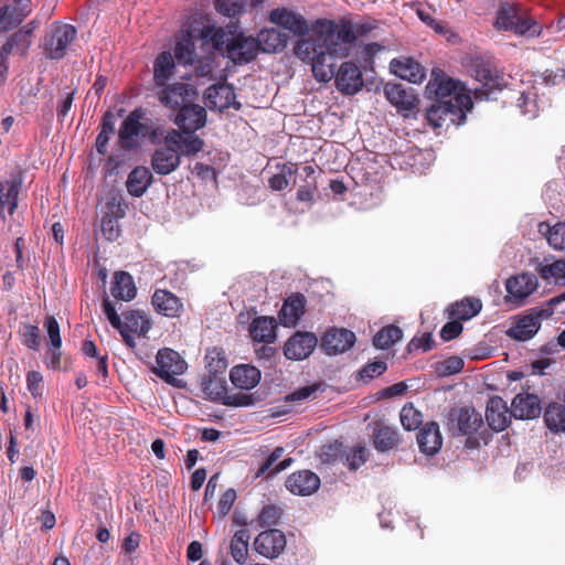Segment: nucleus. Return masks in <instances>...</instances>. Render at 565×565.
Listing matches in <instances>:
<instances>
[{
	"label": "nucleus",
	"instance_id": "nucleus-1",
	"mask_svg": "<svg viewBox=\"0 0 565 565\" xmlns=\"http://www.w3.org/2000/svg\"><path fill=\"white\" fill-rule=\"evenodd\" d=\"M313 40L330 56L347 57L353 43L356 41L355 32L350 19L341 18L339 21L317 19L311 24Z\"/></svg>",
	"mask_w": 565,
	"mask_h": 565
},
{
	"label": "nucleus",
	"instance_id": "nucleus-2",
	"mask_svg": "<svg viewBox=\"0 0 565 565\" xmlns=\"http://www.w3.org/2000/svg\"><path fill=\"white\" fill-rule=\"evenodd\" d=\"M472 108L470 95H458L452 99L435 100L427 109L426 119L434 128H440L446 121L452 125H462L467 113Z\"/></svg>",
	"mask_w": 565,
	"mask_h": 565
},
{
	"label": "nucleus",
	"instance_id": "nucleus-3",
	"mask_svg": "<svg viewBox=\"0 0 565 565\" xmlns=\"http://www.w3.org/2000/svg\"><path fill=\"white\" fill-rule=\"evenodd\" d=\"M294 51L298 58L311 64L313 77L318 82L327 83L335 77V56H330L313 40H299Z\"/></svg>",
	"mask_w": 565,
	"mask_h": 565
},
{
	"label": "nucleus",
	"instance_id": "nucleus-4",
	"mask_svg": "<svg viewBox=\"0 0 565 565\" xmlns=\"http://www.w3.org/2000/svg\"><path fill=\"white\" fill-rule=\"evenodd\" d=\"M473 77L480 83V87L473 90L475 99L490 100L495 99L504 86V77L501 72L489 61L476 58L471 63Z\"/></svg>",
	"mask_w": 565,
	"mask_h": 565
},
{
	"label": "nucleus",
	"instance_id": "nucleus-5",
	"mask_svg": "<svg viewBox=\"0 0 565 565\" xmlns=\"http://www.w3.org/2000/svg\"><path fill=\"white\" fill-rule=\"evenodd\" d=\"M141 361L166 383L177 388L185 387L186 383L175 377L188 370V363L182 355H143Z\"/></svg>",
	"mask_w": 565,
	"mask_h": 565
},
{
	"label": "nucleus",
	"instance_id": "nucleus-6",
	"mask_svg": "<svg viewBox=\"0 0 565 565\" xmlns=\"http://www.w3.org/2000/svg\"><path fill=\"white\" fill-rule=\"evenodd\" d=\"M181 140V132L172 129L164 137V145L154 150L151 167L157 174L167 175L177 170L181 163V154L173 145Z\"/></svg>",
	"mask_w": 565,
	"mask_h": 565
},
{
	"label": "nucleus",
	"instance_id": "nucleus-7",
	"mask_svg": "<svg viewBox=\"0 0 565 565\" xmlns=\"http://www.w3.org/2000/svg\"><path fill=\"white\" fill-rule=\"evenodd\" d=\"M482 425V416L473 407H452L448 412L446 426L452 436H467L470 441Z\"/></svg>",
	"mask_w": 565,
	"mask_h": 565
},
{
	"label": "nucleus",
	"instance_id": "nucleus-8",
	"mask_svg": "<svg viewBox=\"0 0 565 565\" xmlns=\"http://www.w3.org/2000/svg\"><path fill=\"white\" fill-rule=\"evenodd\" d=\"M77 36V30L72 24H56L45 36L43 44L44 55L50 60H61L67 53L68 45Z\"/></svg>",
	"mask_w": 565,
	"mask_h": 565
},
{
	"label": "nucleus",
	"instance_id": "nucleus-9",
	"mask_svg": "<svg viewBox=\"0 0 565 565\" xmlns=\"http://www.w3.org/2000/svg\"><path fill=\"white\" fill-rule=\"evenodd\" d=\"M154 95L162 106L178 110L186 103L194 102L198 92L188 83L175 82L154 88Z\"/></svg>",
	"mask_w": 565,
	"mask_h": 565
},
{
	"label": "nucleus",
	"instance_id": "nucleus-10",
	"mask_svg": "<svg viewBox=\"0 0 565 565\" xmlns=\"http://www.w3.org/2000/svg\"><path fill=\"white\" fill-rule=\"evenodd\" d=\"M151 328L152 321L148 313L134 309L122 313L121 327H117V330L122 335L125 342L130 348H134V335L137 338H148L147 334Z\"/></svg>",
	"mask_w": 565,
	"mask_h": 565
},
{
	"label": "nucleus",
	"instance_id": "nucleus-11",
	"mask_svg": "<svg viewBox=\"0 0 565 565\" xmlns=\"http://www.w3.org/2000/svg\"><path fill=\"white\" fill-rule=\"evenodd\" d=\"M268 21L289 31L295 36H305L311 31V25L301 13L286 7L273 9L268 14Z\"/></svg>",
	"mask_w": 565,
	"mask_h": 565
},
{
	"label": "nucleus",
	"instance_id": "nucleus-12",
	"mask_svg": "<svg viewBox=\"0 0 565 565\" xmlns=\"http://www.w3.org/2000/svg\"><path fill=\"white\" fill-rule=\"evenodd\" d=\"M173 122L179 127L180 132L194 134L205 126L206 110L199 104L189 102L177 110Z\"/></svg>",
	"mask_w": 565,
	"mask_h": 565
},
{
	"label": "nucleus",
	"instance_id": "nucleus-13",
	"mask_svg": "<svg viewBox=\"0 0 565 565\" xmlns=\"http://www.w3.org/2000/svg\"><path fill=\"white\" fill-rule=\"evenodd\" d=\"M258 51L255 38L245 36L243 33L234 35L225 46V55L235 64L249 63L257 56Z\"/></svg>",
	"mask_w": 565,
	"mask_h": 565
},
{
	"label": "nucleus",
	"instance_id": "nucleus-14",
	"mask_svg": "<svg viewBox=\"0 0 565 565\" xmlns=\"http://www.w3.org/2000/svg\"><path fill=\"white\" fill-rule=\"evenodd\" d=\"M384 94L387 100L397 108L404 116L415 110L419 104V98L412 87L399 83H388L384 86Z\"/></svg>",
	"mask_w": 565,
	"mask_h": 565
},
{
	"label": "nucleus",
	"instance_id": "nucleus-15",
	"mask_svg": "<svg viewBox=\"0 0 565 565\" xmlns=\"http://www.w3.org/2000/svg\"><path fill=\"white\" fill-rule=\"evenodd\" d=\"M146 111L143 108H135L122 121L118 131V142L124 150H132L138 147L136 137L142 132V122Z\"/></svg>",
	"mask_w": 565,
	"mask_h": 565
},
{
	"label": "nucleus",
	"instance_id": "nucleus-16",
	"mask_svg": "<svg viewBox=\"0 0 565 565\" xmlns=\"http://www.w3.org/2000/svg\"><path fill=\"white\" fill-rule=\"evenodd\" d=\"M335 87L344 95H354L363 87V76L360 67L351 61L343 62L334 77Z\"/></svg>",
	"mask_w": 565,
	"mask_h": 565
},
{
	"label": "nucleus",
	"instance_id": "nucleus-17",
	"mask_svg": "<svg viewBox=\"0 0 565 565\" xmlns=\"http://www.w3.org/2000/svg\"><path fill=\"white\" fill-rule=\"evenodd\" d=\"M205 103L209 108L225 110L230 107L241 109V103L236 102L235 89L226 83L213 84L204 93Z\"/></svg>",
	"mask_w": 565,
	"mask_h": 565
},
{
	"label": "nucleus",
	"instance_id": "nucleus-18",
	"mask_svg": "<svg viewBox=\"0 0 565 565\" xmlns=\"http://www.w3.org/2000/svg\"><path fill=\"white\" fill-rule=\"evenodd\" d=\"M286 536L278 529L260 532L254 540V550L266 558L278 557L286 547Z\"/></svg>",
	"mask_w": 565,
	"mask_h": 565
},
{
	"label": "nucleus",
	"instance_id": "nucleus-19",
	"mask_svg": "<svg viewBox=\"0 0 565 565\" xmlns=\"http://www.w3.org/2000/svg\"><path fill=\"white\" fill-rule=\"evenodd\" d=\"M507 301H513L515 306H521L523 300L537 288V278L530 273L513 276L507 280Z\"/></svg>",
	"mask_w": 565,
	"mask_h": 565
},
{
	"label": "nucleus",
	"instance_id": "nucleus-20",
	"mask_svg": "<svg viewBox=\"0 0 565 565\" xmlns=\"http://www.w3.org/2000/svg\"><path fill=\"white\" fill-rule=\"evenodd\" d=\"M356 341L355 333L347 328L332 327L328 329L321 339V348L327 353H345L351 350Z\"/></svg>",
	"mask_w": 565,
	"mask_h": 565
},
{
	"label": "nucleus",
	"instance_id": "nucleus-21",
	"mask_svg": "<svg viewBox=\"0 0 565 565\" xmlns=\"http://www.w3.org/2000/svg\"><path fill=\"white\" fill-rule=\"evenodd\" d=\"M285 486L291 493L306 497L319 489L320 478L310 470H299L286 479Z\"/></svg>",
	"mask_w": 565,
	"mask_h": 565
},
{
	"label": "nucleus",
	"instance_id": "nucleus-22",
	"mask_svg": "<svg viewBox=\"0 0 565 565\" xmlns=\"http://www.w3.org/2000/svg\"><path fill=\"white\" fill-rule=\"evenodd\" d=\"M541 412V401L535 394L520 393L512 399L510 415L516 419H533Z\"/></svg>",
	"mask_w": 565,
	"mask_h": 565
},
{
	"label": "nucleus",
	"instance_id": "nucleus-23",
	"mask_svg": "<svg viewBox=\"0 0 565 565\" xmlns=\"http://www.w3.org/2000/svg\"><path fill=\"white\" fill-rule=\"evenodd\" d=\"M22 186V175L12 174L9 180L0 182V216L4 218V210L12 215L18 207V196Z\"/></svg>",
	"mask_w": 565,
	"mask_h": 565
},
{
	"label": "nucleus",
	"instance_id": "nucleus-24",
	"mask_svg": "<svg viewBox=\"0 0 565 565\" xmlns=\"http://www.w3.org/2000/svg\"><path fill=\"white\" fill-rule=\"evenodd\" d=\"M36 28L35 21H31L13 33L8 41L2 45V55L8 56L12 53H18L22 56L26 55L29 47L32 43L33 33Z\"/></svg>",
	"mask_w": 565,
	"mask_h": 565
},
{
	"label": "nucleus",
	"instance_id": "nucleus-25",
	"mask_svg": "<svg viewBox=\"0 0 565 565\" xmlns=\"http://www.w3.org/2000/svg\"><path fill=\"white\" fill-rule=\"evenodd\" d=\"M154 310L168 318L180 317L183 311V302L179 297L166 289H157L151 298Z\"/></svg>",
	"mask_w": 565,
	"mask_h": 565
},
{
	"label": "nucleus",
	"instance_id": "nucleus-26",
	"mask_svg": "<svg viewBox=\"0 0 565 565\" xmlns=\"http://www.w3.org/2000/svg\"><path fill=\"white\" fill-rule=\"evenodd\" d=\"M416 439L419 450L427 456H434L443 446V436L436 422L426 423L417 433Z\"/></svg>",
	"mask_w": 565,
	"mask_h": 565
},
{
	"label": "nucleus",
	"instance_id": "nucleus-27",
	"mask_svg": "<svg viewBox=\"0 0 565 565\" xmlns=\"http://www.w3.org/2000/svg\"><path fill=\"white\" fill-rule=\"evenodd\" d=\"M391 71L409 83H422L426 76L424 67L412 57L394 58L390 64Z\"/></svg>",
	"mask_w": 565,
	"mask_h": 565
},
{
	"label": "nucleus",
	"instance_id": "nucleus-28",
	"mask_svg": "<svg viewBox=\"0 0 565 565\" xmlns=\"http://www.w3.org/2000/svg\"><path fill=\"white\" fill-rule=\"evenodd\" d=\"M372 437L373 446L380 452L395 450L402 441L399 433L395 427L380 422L375 423Z\"/></svg>",
	"mask_w": 565,
	"mask_h": 565
},
{
	"label": "nucleus",
	"instance_id": "nucleus-29",
	"mask_svg": "<svg viewBox=\"0 0 565 565\" xmlns=\"http://www.w3.org/2000/svg\"><path fill=\"white\" fill-rule=\"evenodd\" d=\"M434 75L435 77L426 86V92L430 97L434 96L436 100H447L458 95H466L465 93L457 92V83L444 73L440 75L434 73Z\"/></svg>",
	"mask_w": 565,
	"mask_h": 565
},
{
	"label": "nucleus",
	"instance_id": "nucleus-30",
	"mask_svg": "<svg viewBox=\"0 0 565 565\" xmlns=\"http://www.w3.org/2000/svg\"><path fill=\"white\" fill-rule=\"evenodd\" d=\"M258 49L266 53L281 52L288 43V35L276 28H265L255 38Z\"/></svg>",
	"mask_w": 565,
	"mask_h": 565
},
{
	"label": "nucleus",
	"instance_id": "nucleus-31",
	"mask_svg": "<svg viewBox=\"0 0 565 565\" xmlns=\"http://www.w3.org/2000/svg\"><path fill=\"white\" fill-rule=\"evenodd\" d=\"M482 309V302L479 298L466 297L460 301L450 303L446 312L449 319L459 320V322L468 321L476 317Z\"/></svg>",
	"mask_w": 565,
	"mask_h": 565
},
{
	"label": "nucleus",
	"instance_id": "nucleus-32",
	"mask_svg": "<svg viewBox=\"0 0 565 565\" xmlns=\"http://www.w3.org/2000/svg\"><path fill=\"white\" fill-rule=\"evenodd\" d=\"M232 384L241 390L249 391L260 381V371L249 364H239L230 372Z\"/></svg>",
	"mask_w": 565,
	"mask_h": 565
},
{
	"label": "nucleus",
	"instance_id": "nucleus-33",
	"mask_svg": "<svg viewBox=\"0 0 565 565\" xmlns=\"http://www.w3.org/2000/svg\"><path fill=\"white\" fill-rule=\"evenodd\" d=\"M152 183V174L147 167L138 166L134 168L127 178L126 188L130 195L135 198L142 196Z\"/></svg>",
	"mask_w": 565,
	"mask_h": 565
},
{
	"label": "nucleus",
	"instance_id": "nucleus-34",
	"mask_svg": "<svg viewBox=\"0 0 565 565\" xmlns=\"http://www.w3.org/2000/svg\"><path fill=\"white\" fill-rule=\"evenodd\" d=\"M306 297L296 292L290 295L285 301L280 310V316L286 326H295L305 315Z\"/></svg>",
	"mask_w": 565,
	"mask_h": 565
},
{
	"label": "nucleus",
	"instance_id": "nucleus-35",
	"mask_svg": "<svg viewBox=\"0 0 565 565\" xmlns=\"http://www.w3.org/2000/svg\"><path fill=\"white\" fill-rule=\"evenodd\" d=\"M508 407L505 402L499 397L490 398L487 411L486 418L489 426L495 431H502L508 426Z\"/></svg>",
	"mask_w": 565,
	"mask_h": 565
},
{
	"label": "nucleus",
	"instance_id": "nucleus-36",
	"mask_svg": "<svg viewBox=\"0 0 565 565\" xmlns=\"http://www.w3.org/2000/svg\"><path fill=\"white\" fill-rule=\"evenodd\" d=\"M175 70L174 58L168 51L161 52L153 63V84L154 88L164 86L173 76Z\"/></svg>",
	"mask_w": 565,
	"mask_h": 565
},
{
	"label": "nucleus",
	"instance_id": "nucleus-37",
	"mask_svg": "<svg viewBox=\"0 0 565 565\" xmlns=\"http://www.w3.org/2000/svg\"><path fill=\"white\" fill-rule=\"evenodd\" d=\"M276 320L271 317H257L249 326V335L255 342L270 343L276 338Z\"/></svg>",
	"mask_w": 565,
	"mask_h": 565
},
{
	"label": "nucleus",
	"instance_id": "nucleus-38",
	"mask_svg": "<svg viewBox=\"0 0 565 565\" xmlns=\"http://www.w3.org/2000/svg\"><path fill=\"white\" fill-rule=\"evenodd\" d=\"M115 299L130 301L136 297L137 289L132 276L127 271H116L110 288Z\"/></svg>",
	"mask_w": 565,
	"mask_h": 565
},
{
	"label": "nucleus",
	"instance_id": "nucleus-39",
	"mask_svg": "<svg viewBox=\"0 0 565 565\" xmlns=\"http://www.w3.org/2000/svg\"><path fill=\"white\" fill-rule=\"evenodd\" d=\"M317 343L315 333L297 331L285 343L282 353H313Z\"/></svg>",
	"mask_w": 565,
	"mask_h": 565
},
{
	"label": "nucleus",
	"instance_id": "nucleus-40",
	"mask_svg": "<svg viewBox=\"0 0 565 565\" xmlns=\"http://www.w3.org/2000/svg\"><path fill=\"white\" fill-rule=\"evenodd\" d=\"M522 13V8L515 3L501 2L497 11L493 26L498 31H511Z\"/></svg>",
	"mask_w": 565,
	"mask_h": 565
},
{
	"label": "nucleus",
	"instance_id": "nucleus-41",
	"mask_svg": "<svg viewBox=\"0 0 565 565\" xmlns=\"http://www.w3.org/2000/svg\"><path fill=\"white\" fill-rule=\"evenodd\" d=\"M541 322L539 316H525L519 319L515 324L510 328L508 334L520 341L531 339L540 329Z\"/></svg>",
	"mask_w": 565,
	"mask_h": 565
},
{
	"label": "nucleus",
	"instance_id": "nucleus-42",
	"mask_svg": "<svg viewBox=\"0 0 565 565\" xmlns=\"http://www.w3.org/2000/svg\"><path fill=\"white\" fill-rule=\"evenodd\" d=\"M201 386L210 401L223 404V401L227 395L225 376L204 375L202 377Z\"/></svg>",
	"mask_w": 565,
	"mask_h": 565
},
{
	"label": "nucleus",
	"instance_id": "nucleus-43",
	"mask_svg": "<svg viewBox=\"0 0 565 565\" xmlns=\"http://www.w3.org/2000/svg\"><path fill=\"white\" fill-rule=\"evenodd\" d=\"M546 427L555 433H565V405L556 402L550 403L543 414Z\"/></svg>",
	"mask_w": 565,
	"mask_h": 565
},
{
	"label": "nucleus",
	"instance_id": "nucleus-44",
	"mask_svg": "<svg viewBox=\"0 0 565 565\" xmlns=\"http://www.w3.org/2000/svg\"><path fill=\"white\" fill-rule=\"evenodd\" d=\"M403 339V330L396 324L382 327L372 339L377 350H388Z\"/></svg>",
	"mask_w": 565,
	"mask_h": 565
},
{
	"label": "nucleus",
	"instance_id": "nucleus-45",
	"mask_svg": "<svg viewBox=\"0 0 565 565\" xmlns=\"http://www.w3.org/2000/svg\"><path fill=\"white\" fill-rule=\"evenodd\" d=\"M284 451L285 450L282 447H276L267 457L265 462L259 467L257 477L264 476L266 473L267 477H274L282 470L287 469L294 462L292 458H286L277 463L274 468H271L281 458Z\"/></svg>",
	"mask_w": 565,
	"mask_h": 565
},
{
	"label": "nucleus",
	"instance_id": "nucleus-46",
	"mask_svg": "<svg viewBox=\"0 0 565 565\" xmlns=\"http://www.w3.org/2000/svg\"><path fill=\"white\" fill-rule=\"evenodd\" d=\"M276 169L278 172L268 179V186L273 191H282L289 186V178L296 175L298 171L297 163H278Z\"/></svg>",
	"mask_w": 565,
	"mask_h": 565
},
{
	"label": "nucleus",
	"instance_id": "nucleus-47",
	"mask_svg": "<svg viewBox=\"0 0 565 565\" xmlns=\"http://www.w3.org/2000/svg\"><path fill=\"white\" fill-rule=\"evenodd\" d=\"M99 132L96 137L95 147L99 154H106L108 141L115 132V116L110 111H106L99 124Z\"/></svg>",
	"mask_w": 565,
	"mask_h": 565
},
{
	"label": "nucleus",
	"instance_id": "nucleus-48",
	"mask_svg": "<svg viewBox=\"0 0 565 565\" xmlns=\"http://www.w3.org/2000/svg\"><path fill=\"white\" fill-rule=\"evenodd\" d=\"M250 539L249 532L246 529H241L235 532L231 540L230 548L231 555L238 564H244L248 554V541Z\"/></svg>",
	"mask_w": 565,
	"mask_h": 565
},
{
	"label": "nucleus",
	"instance_id": "nucleus-49",
	"mask_svg": "<svg viewBox=\"0 0 565 565\" xmlns=\"http://www.w3.org/2000/svg\"><path fill=\"white\" fill-rule=\"evenodd\" d=\"M174 57L180 64H193L196 58L195 45L192 35L188 33L175 43Z\"/></svg>",
	"mask_w": 565,
	"mask_h": 565
},
{
	"label": "nucleus",
	"instance_id": "nucleus-50",
	"mask_svg": "<svg viewBox=\"0 0 565 565\" xmlns=\"http://www.w3.org/2000/svg\"><path fill=\"white\" fill-rule=\"evenodd\" d=\"M201 39L203 43L211 45L214 51H223L224 53L230 41L224 29L210 25L202 29Z\"/></svg>",
	"mask_w": 565,
	"mask_h": 565
},
{
	"label": "nucleus",
	"instance_id": "nucleus-51",
	"mask_svg": "<svg viewBox=\"0 0 565 565\" xmlns=\"http://www.w3.org/2000/svg\"><path fill=\"white\" fill-rule=\"evenodd\" d=\"M43 328L46 332V347L55 353V351H58L62 347L60 324L53 316H45Z\"/></svg>",
	"mask_w": 565,
	"mask_h": 565
},
{
	"label": "nucleus",
	"instance_id": "nucleus-52",
	"mask_svg": "<svg viewBox=\"0 0 565 565\" xmlns=\"http://www.w3.org/2000/svg\"><path fill=\"white\" fill-rule=\"evenodd\" d=\"M547 230V242L550 246L554 249L564 250L565 249V223H556L554 226H550L547 224H540V232H543V228Z\"/></svg>",
	"mask_w": 565,
	"mask_h": 565
},
{
	"label": "nucleus",
	"instance_id": "nucleus-53",
	"mask_svg": "<svg viewBox=\"0 0 565 565\" xmlns=\"http://www.w3.org/2000/svg\"><path fill=\"white\" fill-rule=\"evenodd\" d=\"M463 367V360L459 355H449L448 359L434 364L438 376H450L459 373Z\"/></svg>",
	"mask_w": 565,
	"mask_h": 565
},
{
	"label": "nucleus",
	"instance_id": "nucleus-54",
	"mask_svg": "<svg viewBox=\"0 0 565 565\" xmlns=\"http://www.w3.org/2000/svg\"><path fill=\"white\" fill-rule=\"evenodd\" d=\"M181 134L183 132L181 131ZM186 135V137H183V135H181V140L177 145H173L175 149L178 151L181 150V152L184 156H194L198 152L202 151L204 141L194 134Z\"/></svg>",
	"mask_w": 565,
	"mask_h": 565
},
{
	"label": "nucleus",
	"instance_id": "nucleus-55",
	"mask_svg": "<svg viewBox=\"0 0 565 565\" xmlns=\"http://www.w3.org/2000/svg\"><path fill=\"white\" fill-rule=\"evenodd\" d=\"M401 423L406 430H415L417 429L422 422L423 415L418 412L413 404H406L403 406L401 414Z\"/></svg>",
	"mask_w": 565,
	"mask_h": 565
},
{
	"label": "nucleus",
	"instance_id": "nucleus-56",
	"mask_svg": "<svg viewBox=\"0 0 565 565\" xmlns=\"http://www.w3.org/2000/svg\"><path fill=\"white\" fill-rule=\"evenodd\" d=\"M246 0H215L217 12L228 18L237 17L244 13Z\"/></svg>",
	"mask_w": 565,
	"mask_h": 565
},
{
	"label": "nucleus",
	"instance_id": "nucleus-57",
	"mask_svg": "<svg viewBox=\"0 0 565 565\" xmlns=\"http://www.w3.org/2000/svg\"><path fill=\"white\" fill-rule=\"evenodd\" d=\"M257 402H259V396L256 393H227L222 405L231 407H246L252 406Z\"/></svg>",
	"mask_w": 565,
	"mask_h": 565
},
{
	"label": "nucleus",
	"instance_id": "nucleus-58",
	"mask_svg": "<svg viewBox=\"0 0 565 565\" xmlns=\"http://www.w3.org/2000/svg\"><path fill=\"white\" fill-rule=\"evenodd\" d=\"M341 460L350 470L359 469L366 461V449L363 446L355 447L341 456Z\"/></svg>",
	"mask_w": 565,
	"mask_h": 565
},
{
	"label": "nucleus",
	"instance_id": "nucleus-59",
	"mask_svg": "<svg viewBox=\"0 0 565 565\" xmlns=\"http://www.w3.org/2000/svg\"><path fill=\"white\" fill-rule=\"evenodd\" d=\"M22 342L32 351H39L41 347V330L38 326L26 324L22 331Z\"/></svg>",
	"mask_w": 565,
	"mask_h": 565
},
{
	"label": "nucleus",
	"instance_id": "nucleus-60",
	"mask_svg": "<svg viewBox=\"0 0 565 565\" xmlns=\"http://www.w3.org/2000/svg\"><path fill=\"white\" fill-rule=\"evenodd\" d=\"M282 510L274 504L266 505L258 514V522L262 527L276 525L281 518Z\"/></svg>",
	"mask_w": 565,
	"mask_h": 565
},
{
	"label": "nucleus",
	"instance_id": "nucleus-61",
	"mask_svg": "<svg viewBox=\"0 0 565 565\" xmlns=\"http://www.w3.org/2000/svg\"><path fill=\"white\" fill-rule=\"evenodd\" d=\"M435 348V341L431 333L425 332L420 335H415L407 344V353H413L419 350L424 352L430 351Z\"/></svg>",
	"mask_w": 565,
	"mask_h": 565
},
{
	"label": "nucleus",
	"instance_id": "nucleus-62",
	"mask_svg": "<svg viewBox=\"0 0 565 565\" xmlns=\"http://www.w3.org/2000/svg\"><path fill=\"white\" fill-rule=\"evenodd\" d=\"M539 274L545 280L565 278V260H555L552 264L542 265L539 267Z\"/></svg>",
	"mask_w": 565,
	"mask_h": 565
},
{
	"label": "nucleus",
	"instance_id": "nucleus-63",
	"mask_svg": "<svg viewBox=\"0 0 565 565\" xmlns=\"http://www.w3.org/2000/svg\"><path fill=\"white\" fill-rule=\"evenodd\" d=\"M386 363L383 361H375L373 363H369L358 372V379L363 381L364 383H367L374 377L383 374L386 371Z\"/></svg>",
	"mask_w": 565,
	"mask_h": 565
},
{
	"label": "nucleus",
	"instance_id": "nucleus-64",
	"mask_svg": "<svg viewBox=\"0 0 565 565\" xmlns=\"http://www.w3.org/2000/svg\"><path fill=\"white\" fill-rule=\"evenodd\" d=\"M192 65L196 78L212 79L214 68V58L212 56L195 58Z\"/></svg>",
	"mask_w": 565,
	"mask_h": 565
}]
</instances>
